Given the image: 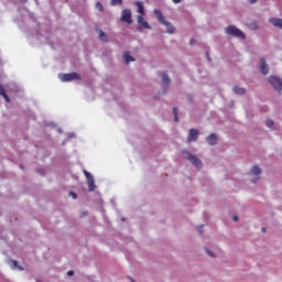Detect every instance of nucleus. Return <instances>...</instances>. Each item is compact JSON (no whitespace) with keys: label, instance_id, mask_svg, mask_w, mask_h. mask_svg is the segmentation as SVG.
<instances>
[{"label":"nucleus","instance_id":"14","mask_svg":"<svg viewBox=\"0 0 282 282\" xmlns=\"http://www.w3.org/2000/svg\"><path fill=\"white\" fill-rule=\"evenodd\" d=\"M123 61L126 62L127 65L130 64V62H135V58H133L129 52H126L123 54Z\"/></svg>","mask_w":282,"mask_h":282},{"label":"nucleus","instance_id":"23","mask_svg":"<svg viewBox=\"0 0 282 282\" xmlns=\"http://www.w3.org/2000/svg\"><path fill=\"white\" fill-rule=\"evenodd\" d=\"M111 6H121L122 0H110Z\"/></svg>","mask_w":282,"mask_h":282},{"label":"nucleus","instance_id":"33","mask_svg":"<svg viewBox=\"0 0 282 282\" xmlns=\"http://www.w3.org/2000/svg\"><path fill=\"white\" fill-rule=\"evenodd\" d=\"M261 231H262V232H265V227H262V228H261Z\"/></svg>","mask_w":282,"mask_h":282},{"label":"nucleus","instance_id":"15","mask_svg":"<svg viewBox=\"0 0 282 282\" xmlns=\"http://www.w3.org/2000/svg\"><path fill=\"white\" fill-rule=\"evenodd\" d=\"M162 82L165 87L171 85V79L169 78V75L165 72L162 73Z\"/></svg>","mask_w":282,"mask_h":282},{"label":"nucleus","instance_id":"34","mask_svg":"<svg viewBox=\"0 0 282 282\" xmlns=\"http://www.w3.org/2000/svg\"><path fill=\"white\" fill-rule=\"evenodd\" d=\"M189 44L193 45L194 44V40H191Z\"/></svg>","mask_w":282,"mask_h":282},{"label":"nucleus","instance_id":"11","mask_svg":"<svg viewBox=\"0 0 282 282\" xmlns=\"http://www.w3.org/2000/svg\"><path fill=\"white\" fill-rule=\"evenodd\" d=\"M134 6H137V8H138L139 17H145L144 4L140 1H138V2H134Z\"/></svg>","mask_w":282,"mask_h":282},{"label":"nucleus","instance_id":"1","mask_svg":"<svg viewBox=\"0 0 282 282\" xmlns=\"http://www.w3.org/2000/svg\"><path fill=\"white\" fill-rule=\"evenodd\" d=\"M153 13H154V17H156L158 21L161 24H163L165 28H167V30H166L167 33H170V34H174L175 33V31H176L175 26H173L171 22H167L165 20V17H163L161 10L154 9Z\"/></svg>","mask_w":282,"mask_h":282},{"label":"nucleus","instance_id":"32","mask_svg":"<svg viewBox=\"0 0 282 282\" xmlns=\"http://www.w3.org/2000/svg\"><path fill=\"white\" fill-rule=\"evenodd\" d=\"M251 4H254L258 0H248Z\"/></svg>","mask_w":282,"mask_h":282},{"label":"nucleus","instance_id":"24","mask_svg":"<svg viewBox=\"0 0 282 282\" xmlns=\"http://www.w3.org/2000/svg\"><path fill=\"white\" fill-rule=\"evenodd\" d=\"M96 9L98 10V11H102V4H101V2H97L96 3Z\"/></svg>","mask_w":282,"mask_h":282},{"label":"nucleus","instance_id":"29","mask_svg":"<svg viewBox=\"0 0 282 282\" xmlns=\"http://www.w3.org/2000/svg\"><path fill=\"white\" fill-rule=\"evenodd\" d=\"M234 221L238 223L239 221V217L238 216H234Z\"/></svg>","mask_w":282,"mask_h":282},{"label":"nucleus","instance_id":"19","mask_svg":"<svg viewBox=\"0 0 282 282\" xmlns=\"http://www.w3.org/2000/svg\"><path fill=\"white\" fill-rule=\"evenodd\" d=\"M251 174L252 175H256L258 176L259 174H261V170L258 165H254L252 169H251Z\"/></svg>","mask_w":282,"mask_h":282},{"label":"nucleus","instance_id":"18","mask_svg":"<svg viewBox=\"0 0 282 282\" xmlns=\"http://www.w3.org/2000/svg\"><path fill=\"white\" fill-rule=\"evenodd\" d=\"M11 268L18 269L19 271H23L24 268H22L17 260H11Z\"/></svg>","mask_w":282,"mask_h":282},{"label":"nucleus","instance_id":"22","mask_svg":"<svg viewBox=\"0 0 282 282\" xmlns=\"http://www.w3.org/2000/svg\"><path fill=\"white\" fill-rule=\"evenodd\" d=\"M177 113H178V109H177V107H174V108H173L174 122H178Z\"/></svg>","mask_w":282,"mask_h":282},{"label":"nucleus","instance_id":"31","mask_svg":"<svg viewBox=\"0 0 282 282\" xmlns=\"http://www.w3.org/2000/svg\"><path fill=\"white\" fill-rule=\"evenodd\" d=\"M206 58H208V61L212 62V57L209 56V53H206Z\"/></svg>","mask_w":282,"mask_h":282},{"label":"nucleus","instance_id":"7","mask_svg":"<svg viewBox=\"0 0 282 282\" xmlns=\"http://www.w3.org/2000/svg\"><path fill=\"white\" fill-rule=\"evenodd\" d=\"M185 159H187L191 163H193V165L196 167V169H202V160H199L196 155H192V154H188L187 156H185Z\"/></svg>","mask_w":282,"mask_h":282},{"label":"nucleus","instance_id":"5","mask_svg":"<svg viewBox=\"0 0 282 282\" xmlns=\"http://www.w3.org/2000/svg\"><path fill=\"white\" fill-rule=\"evenodd\" d=\"M83 174H85V176L87 178L88 191L94 192L96 188L94 176H91V174L89 172H87L86 170L83 171Z\"/></svg>","mask_w":282,"mask_h":282},{"label":"nucleus","instance_id":"27","mask_svg":"<svg viewBox=\"0 0 282 282\" xmlns=\"http://www.w3.org/2000/svg\"><path fill=\"white\" fill-rule=\"evenodd\" d=\"M87 215H88L87 212H82V213H80V218H85Z\"/></svg>","mask_w":282,"mask_h":282},{"label":"nucleus","instance_id":"10","mask_svg":"<svg viewBox=\"0 0 282 282\" xmlns=\"http://www.w3.org/2000/svg\"><path fill=\"white\" fill-rule=\"evenodd\" d=\"M138 24L141 25L144 30H151V25L147 22L144 15H138L137 18Z\"/></svg>","mask_w":282,"mask_h":282},{"label":"nucleus","instance_id":"12","mask_svg":"<svg viewBox=\"0 0 282 282\" xmlns=\"http://www.w3.org/2000/svg\"><path fill=\"white\" fill-rule=\"evenodd\" d=\"M260 72H261L262 75H268L269 74V66L265 62V58H261Z\"/></svg>","mask_w":282,"mask_h":282},{"label":"nucleus","instance_id":"3","mask_svg":"<svg viewBox=\"0 0 282 282\" xmlns=\"http://www.w3.org/2000/svg\"><path fill=\"white\" fill-rule=\"evenodd\" d=\"M269 83L278 93L282 91V79L275 75L269 77Z\"/></svg>","mask_w":282,"mask_h":282},{"label":"nucleus","instance_id":"13","mask_svg":"<svg viewBox=\"0 0 282 282\" xmlns=\"http://www.w3.org/2000/svg\"><path fill=\"white\" fill-rule=\"evenodd\" d=\"M206 142H208V144L210 147L216 145L217 144V134H214V133L209 134L208 138H206Z\"/></svg>","mask_w":282,"mask_h":282},{"label":"nucleus","instance_id":"2","mask_svg":"<svg viewBox=\"0 0 282 282\" xmlns=\"http://www.w3.org/2000/svg\"><path fill=\"white\" fill-rule=\"evenodd\" d=\"M225 32L231 37H241L242 40L246 37L243 32L234 25L226 26Z\"/></svg>","mask_w":282,"mask_h":282},{"label":"nucleus","instance_id":"20","mask_svg":"<svg viewBox=\"0 0 282 282\" xmlns=\"http://www.w3.org/2000/svg\"><path fill=\"white\" fill-rule=\"evenodd\" d=\"M265 126L269 129H272L274 127V121L272 119H267Z\"/></svg>","mask_w":282,"mask_h":282},{"label":"nucleus","instance_id":"8","mask_svg":"<svg viewBox=\"0 0 282 282\" xmlns=\"http://www.w3.org/2000/svg\"><path fill=\"white\" fill-rule=\"evenodd\" d=\"M198 130L197 129H189V133H188V137H187V142L188 143H192V142H196L197 139H198Z\"/></svg>","mask_w":282,"mask_h":282},{"label":"nucleus","instance_id":"25","mask_svg":"<svg viewBox=\"0 0 282 282\" xmlns=\"http://www.w3.org/2000/svg\"><path fill=\"white\" fill-rule=\"evenodd\" d=\"M205 251H206V254H208L210 258H214V253H213V251H210L209 249H205Z\"/></svg>","mask_w":282,"mask_h":282},{"label":"nucleus","instance_id":"26","mask_svg":"<svg viewBox=\"0 0 282 282\" xmlns=\"http://www.w3.org/2000/svg\"><path fill=\"white\" fill-rule=\"evenodd\" d=\"M70 196H72L73 199H77L78 198V196L74 192H70Z\"/></svg>","mask_w":282,"mask_h":282},{"label":"nucleus","instance_id":"36","mask_svg":"<svg viewBox=\"0 0 282 282\" xmlns=\"http://www.w3.org/2000/svg\"><path fill=\"white\" fill-rule=\"evenodd\" d=\"M131 282H135L134 280H132V279H129Z\"/></svg>","mask_w":282,"mask_h":282},{"label":"nucleus","instance_id":"28","mask_svg":"<svg viewBox=\"0 0 282 282\" xmlns=\"http://www.w3.org/2000/svg\"><path fill=\"white\" fill-rule=\"evenodd\" d=\"M174 4H178L182 2V0H172Z\"/></svg>","mask_w":282,"mask_h":282},{"label":"nucleus","instance_id":"9","mask_svg":"<svg viewBox=\"0 0 282 282\" xmlns=\"http://www.w3.org/2000/svg\"><path fill=\"white\" fill-rule=\"evenodd\" d=\"M269 23L279 30H282V18H269Z\"/></svg>","mask_w":282,"mask_h":282},{"label":"nucleus","instance_id":"21","mask_svg":"<svg viewBox=\"0 0 282 282\" xmlns=\"http://www.w3.org/2000/svg\"><path fill=\"white\" fill-rule=\"evenodd\" d=\"M96 32L98 33V37H100V40H105V32L101 31L99 28H96Z\"/></svg>","mask_w":282,"mask_h":282},{"label":"nucleus","instance_id":"6","mask_svg":"<svg viewBox=\"0 0 282 282\" xmlns=\"http://www.w3.org/2000/svg\"><path fill=\"white\" fill-rule=\"evenodd\" d=\"M62 82H73V80H80V75L78 73H70L61 75Z\"/></svg>","mask_w":282,"mask_h":282},{"label":"nucleus","instance_id":"17","mask_svg":"<svg viewBox=\"0 0 282 282\" xmlns=\"http://www.w3.org/2000/svg\"><path fill=\"white\" fill-rule=\"evenodd\" d=\"M234 93L236 95H245L246 94V89L239 86H234Z\"/></svg>","mask_w":282,"mask_h":282},{"label":"nucleus","instance_id":"4","mask_svg":"<svg viewBox=\"0 0 282 282\" xmlns=\"http://www.w3.org/2000/svg\"><path fill=\"white\" fill-rule=\"evenodd\" d=\"M120 20L128 25L132 24V12L129 9L122 10Z\"/></svg>","mask_w":282,"mask_h":282},{"label":"nucleus","instance_id":"30","mask_svg":"<svg viewBox=\"0 0 282 282\" xmlns=\"http://www.w3.org/2000/svg\"><path fill=\"white\" fill-rule=\"evenodd\" d=\"M67 275H69V276H73L74 275V271H69V272H67Z\"/></svg>","mask_w":282,"mask_h":282},{"label":"nucleus","instance_id":"35","mask_svg":"<svg viewBox=\"0 0 282 282\" xmlns=\"http://www.w3.org/2000/svg\"><path fill=\"white\" fill-rule=\"evenodd\" d=\"M198 232H199V235H203V231H202V229H198Z\"/></svg>","mask_w":282,"mask_h":282},{"label":"nucleus","instance_id":"16","mask_svg":"<svg viewBox=\"0 0 282 282\" xmlns=\"http://www.w3.org/2000/svg\"><path fill=\"white\" fill-rule=\"evenodd\" d=\"M0 96H2L6 100V102H10L9 96L7 95V90H4V87L0 85Z\"/></svg>","mask_w":282,"mask_h":282},{"label":"nucleus","instance_id":"37","mask_svg":"<svg viewBox=\"0 0 282 282\" xmlns=\"http://www.w3.org/2000/svg\"><path fill=\"white\" fill-rule=\"evenodd\" d=\"M252 183H256V180H252Z\"/></svg>","mask_w":282,"mask_h":282}]
</instances>
